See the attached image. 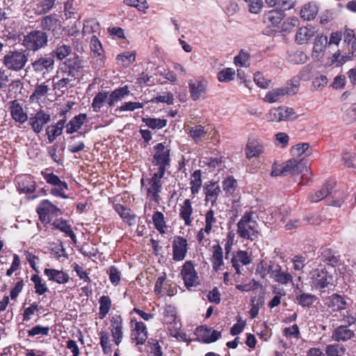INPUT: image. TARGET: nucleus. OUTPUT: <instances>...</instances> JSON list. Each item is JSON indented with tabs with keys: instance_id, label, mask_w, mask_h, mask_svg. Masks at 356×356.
<instances>
[{
	"instance_id": "f257e3e1",
	"label": "nucleus",
	"mask_w": 356,
	"mask_h": 356,
	"mask_svg": "<svg viewBox=\"0 0 356 356\" xmlns=\"http://www.w3.org/2000/svg\"><path fill=\"white\" fill-rule=\"evenodd\" d=\"M253 212L247 211L236 224V234L242 239L257 241L259 236L258 223L253 218Z\"/></svg>"
},
{
	"instance_id": "f03ea898",
	"label": "nucleus",
	"mask_w": 356,
	"mask_h": 356,
	"mask_svg": "<svg viewBox=\"0 0 356 356\" xmlns=\"http://www.w3.org/2000/svg\"><path fill=\"white\" fill-rule=\"evenodd\" d=\"M142 191L146 193L149 202L145 206V214L151 218L149 222L156 227V173L151 178H142Z\"/></svg>"
},
{
	"instance_id": "7ed1b4c3",
	"label": "nucleus",
	"mask_w": 356,
	"mask_h": 356,
	"mask_svg": "<svg viewBox=\"0 0 356 356\" xmlns=\"http://www.w3.org/2000/svg\"><path fill=\"white\" fill-rule=\"evenodd\" d=\"M29 60V52L23 49L8 51L2 59V63L8 70L18 72L23 70Z\"/></svg>"
},
{
	"instance_id": "20e7f679",
	"label": "nucleus",
	"mask_w": 356,
	"mask_h": 356,
	"mask_svg": "<svg viewBox=\"0 0 356 356\" xmlns=\"http://www.w3.org/2000/svg\"><path fill=\"white\" fill-rule=\"evenodd\" d=\"M48 36L42 31H32L24 36L22 44L28 51H38L47 45Z\"/></svg>"
},
{
	"instance_id": "39448f33",
	"label": "nucleus",
	"mask_w": 356,
	"mask_h": 356,
	"mask_svg": "<svg viewBox=\"0 0 356 356\" xmlns=\"http://www.w3.org/2000/svg\"><path fill=\"white\" fill-rule=\"evenodd\" d=\"M170 147L165 145L163 143H157V165L159 171L157 172V193H159V179H162L165 172L169 169L170 165Z\"/></svg>"
},
{
	"instance_id": "423d86ee",
	"label": "nucleus",
	"mask_w": 356,
	"mask_h": 356,
	"mask_svg": "<svg viewBox=\"0 0 356 356\" xmlns=\"http://www.w3.org/2000/svg\"><path fill=\"white\" fill-rule=\"evenodd\" d=\"M41 174L47 184L54 186L51 189L50 193L51 195L63 199L68 197V196L65 195V191L68 190V185L65 181L60 180V179L53 172L42 171Z\"/></svg>"
},
{
	"instance_id": "0eeeda50",
	"label": "nucleus",
	"mask_w": 356,
	"mask_h": 356,
	"mask_svg": "<svg viewBox=\"0 0 356 356\" xmlns=\"http://www.w3.org/2000/svg\"><path fill=\"white\" fill-rule=\"evenodd\" d=\"M298 91V88L294 84L282 86L281 88L268 90L264 96V102L273 104L280 101L286 95H294Z\"/></svg>"
},
{
	"instance_id": "6e6552de",
	"label": "nucleus",
	"mask_w": 356,
	"mask_h": 356,
	"mask_svg": "<svg viewBox=\"0 0 356 356\" xmlns=\"http://www.w3.org/2000/svg\"><path fill=\"white\" fill-rule=\"evenodd\" d=\"M181 275L187 289H191L192 286L199 284L198 274L192 261L184 262L181 270Z\"/></svg>"
},
{
	"instance_id": "1a4fd4ad",
	"label": "nucleus",
	"mask_w": 356,
	"mask_h": 356,
	"mask_svg": "<svg viewBox=\"0 0 356 356\" xmlns=\"http://www.w3.org/2000/svg\"><path fill=\"white\" fill-rule=\"evenodd\" d=\"M29 67L37 74L44 76L54 69V60L52 56L45 55L33 60Z\"/></svg>"
},
{
	"instance_id": "9d476101",
	"label": "nucleus",
	"mask_w": 356,
	"mask_h": 356,
	"mask_svg": "<svg viewBox=\"0 0 356 356\" xmlns=\"http://www.w3.org/2000/svg\"><path fill=\"white\" fill-rule=\"evenodd\" d=\"M312 280L316 289H323L332 284L333 277L325 267H318L312 271Z\"/></svg>"
},
{
	"instance_id": "9b49d317",
	"label": "nucleus",
	"mask_w": 356,
	"mask_h": 356,
	"mask_svg": "<svg viewBox=\"0 0 356 356\" xmlns=\"http://www.w3.org/2000/svg\"><path fill=\"white\" fill-rule=\"evenodd\" d=\"M268 273L275 282L281 284H288L293 280V276L289 272L283 271L280 265L272 261L268 263Z\"/></svg>"
},
{
	"instance_id": "f8f14e48",
	"label": "nucleus",
	"mask_w": 356,
	"mask_h": 356,
	"mask_svg": "<svg viewBox=\"0 0 356 356\" xmlns=\"http://www.w3.org/2000/svg\"><path fill=\"white\" fill-rule=\"evenodd\" d=\"M295 112L292 108L277 107L270 109L266 114L268 122H279L282 120L294 119Z\"/></svg>"
},
{
	"instance_id": "ddd939ff",
	"label": "nucleus",
	"mask_w": 356,
	"mask_h": 356,
	"mask_svg": "<svg viewBox=\"0 0 356 356\" xmlns=\"http://www.w3.org/2000/svg\"><path fill=\"white\" fill-rule=\"evenodd\" d=\"M305 168L302 162L295 159H291L286 161L280 169L273 170L272 175L275 176L286 175H299L302 172Z\"/></svg>"
},
{
	"instance_id": "4468645a",
	"label": "nucleus",
	"mask_w": 356,
	"mask_h": 356,
	"mask_svg": "<svg viewBox=\"0 0 356 356\" xmlns=\"http://www.w3.org/2000/svg\"><path fill=\"white\" fill-rule=\"evenodd\" d=\"M245 154L248 160L259 157L265 152L264 143L258 138H249L244 149Z\"/></svg>"
},
{
	"instance_id": "2eb2a0df",
	"label": "nucleus",
	"mask_w": 356,
	"mask_h": 356,
	"mask_svg": "<svg viewBox=\"0 0 356 356\" xmlns=\"http://www.w3.org/2000/svg\"><path fill=\"white\" fill-rule=\"evenodd\" d=\"M90 47L92 52V62L95 65V68H101L104 65V50L102 43L97 36L92 35L90 42Z\"/></svg>"
},
{
	"instance_id": "dca6fc26",
	"label": "nucleus",
	"mask_w": 356,
	"mask_h": 356,
	"mask_svg": "<svg viewBox=\"0 0 356 356\" xmlns=\"http://www.w3.org/2000/svg\"><path fill=\"white\" fill-rule=\"evenodd\" d=\"M188 252V241L182 236H177L172 243V259L184 261Z\"/></svg>"
},
{
	"instance_id": "f3484780",
	"label": "nucleus",
	"mask_w": 356,
	"mask_h": 356,
	"mask_svg": "<svg viewBox=\"0 0 356 356\" xmlns=\"http://www.w3.org/2000/svg\"><path fill=\"white\" fill-rule=\"evenodd\" d=\"M51 121V116L40 109L34 115L29 118V125L33 131L38 134L42 130L45 124Z\"/></svg>"
},
{
	"instance_id": "a211bd4d",
	"label": "nucleus",
	"mask_w": 356,
	"mask_h": 356,
	"mask_svg": "<svg viewBox=\"0 0 356 356\" xmlns=\"http://www.w3.org/2000/svg\"><path fill=\"white\" fill-rule=\"evenodd\" d=\"M8 109L15 122L23 124L29 120L27 113L24 110L22 104L18 100L10 101Z\"/></svg>"
},
{
	"instance_id": "6ab92c4d",
	"label": "nucleus",
	"mask_w": 356,
	"mask_h": 356,
	"mask_svg": "<svg viewBox=\"0 0 356 356\" xmlns=\"http://www.w3.org/2000/svg\"><path fill=\"white\" fill-rule=\"evenodd\" d=\"M110 330L113 341L119 346L123 339L122 318L120 315H113L111 319Z\"/></svg>"
},
{
	"instance_id": "aec40b11",
	"label": "nucleus",
	"mask_w": 356,
	"mask_h": 356,
	"mask_svg": "<svg viewBox=\"0 0 356 356\" xmlns=\"http://www.w3.org/2000/svg\"><path fill=\"white\" fill-rule=\"evenodd\" d=\"M203 192L205 195V202H211V206H214L220 193V186L217 181H211L203 186Z\"/></svg>"
},
{
	"instance_id": "412c9836",
	"label": "nucleus",
	"mask_w": 356,
	"mask_h": 356,
	"mask_svg": "<svg viewBox=\"0 0 356 356\" xmlns=\"http://www.w3.org/2000/svg\"><path fill=\"white\" fill-rule=\"evenodd\" d=\"M327 45V37L325 35H317L313 43L312 58L315 60H321L325 55L326 46Z\"/></svg>"
},
{
	"instance_id": "4be33fe9",
	"label": "nucleus",
	"mask_w": 356,
	"mask_h": 356,
	"mask_svg": "<svg viewBox=\"0 0 356 356\" xmlns=\"http://www.w3.org/2000/svg\"><path fill=\"white\" fill-rule=\"evenodd\" d=\"M355 332L347 326L340 325L334 328L332 332L331 338L334 341L346 342L348 340L355 338Z\"/></svg>"
},
{
	"instance_id": "5701e85b",
	"label": "nucleus",
	"mask_w": 356,
	"mask_h": 356,
	"mask_svg": "<svg viewBox=\"0 0 356 356\" xmlns=\"http://www.w3.org/2000/svg\"><path fill=\"white\" fill-rule=\"evenodd\" d=\"M316 29L312 26L300 27L297 31L295 37V41L299 45L307 44L316 33Z\"/></svg>"
},
{
	"instance_id": "b1692460",
	"label": "nucleus",
	"mask_w": 356,
	"mask_h": 356,
	"mask_svg": "<svg viewBox=\"0 0 356 356\" xmlns=\"http://www.w3.org/2000/svg\"><path fill=\"white\" fill-rule=\"evenodd\" d=\"M232 263L237 275H241V266H247L252 261L251 256L247 251L239 250L232 256Z\"/></svg>"
},
{
	"instance_id": "393cba45",
	"label": "nucleus",
	"mask_w": 356,
	"mask_h": 356,
	"mask_svg": "<svg viewBox=\"0 0 356 356\" xmlns=\"http://www.w3.org/2000/svg\"><path fill=\"white\" fill-rule=\"evenodd\" d=\"M335 184V181L333 180L326 181L321 190L316 191L309 195V200L312 202H318L331 193Z\"/></svg>"
},
{
	"instance_id": "a878e982",
	"label": "nucleus",
	"mask_w": 356,
	"mask_h": 356,
	"mask_svg": "<svg viewBox=\"0 0 356 356\" xmlns=\"http://www.w3.org/2000/svg\"><path fill=\"white\" fill-rule=\"evenodd\" d=\"M325 305L334 312L346 309L347 302L343 296L334 293L325 300Z\"/></svg>"
},
{
	"instance_id": "bb28decb",
	"label": "nucleus",
	"mask_w": 356,
	"mask_h": 356,
	"mask_svg": "<svg viewBox=\"0 0 356 356\" xmlns=\"http://www.w3.org/2000/svg\"><path fill=\"white\" fill-rule=\"evenodd\" d=\"M44 273L49 281L58 284H66L70 280V276L67 273L54 268H45Z\"/></svg>"
},
{
	"instance_id": "cd10ccee",
	"label": "nucleus",
	"mask_w": 356,
	"mask_h": 356,
	"mask_svg": "<svg viewBox=\"0 0 356 356\" xmlns=\"http://www.w3.org/2000/svg\"><path fill=\"white\" fill-rule=\"evenodd\" d=\"M285 17V13L275 8V9L270 10L265 13L264 16V22L268 24V26H277Z\"/></svg>"
},
{
	"instance_id": "c85d7f7f",
	"label": "nucleus",
	"mask_w": 356,
	"mask_h": 356,
	"mask_svg": "<svg viewBox=\"0 0 356 356\" xmlns=\"http://www.w3.org/2000/svg\"><path fill=\"white\" fill-rule=\"evenodd\" d=\"M147 338L146 327L143 322H136L135 327L132 330L131 339L136 345L143 344Z\"/></svg>"
},
{
	"instance_id": "c756f323",
	"label": "nucleus",
	"mask_w": 356,
	"mask_h": 356,
	"mask_svg": "<svg viewBox=\"0 0 356 356\" xmlns=\"http://www.w3.org/2000/svg\"><path fill=\"white\" fill-rule=\"evenodd\" d=\"M321 261L327 263L331 266H337L340 261V256L337 252L328 247L321 248Z\"/></svg>"
},
{
	"instance_id": "7c9ffc66",
	"label": "nucleus",
	"mask_w": 356,
	"mask_h": 356,
	"mask_svg": "<svg viewBox=\"0 0 356 356\" xmlns=\"http://www.w3.org/2000/svg\"><path fill=\"white\" fill-rule=\"evenodd\" d=\"M17 188L24 193H32L35 190V181L29 175H24L17 178Z\"/></svg>"
},
{
	"instance_id": "2f4dec72",
	"label": "nucleus",
	"mask_w": 356,
	"mask_h": 356,
	"mask_svg": "<svg viewBox=\"0 0 356 356\" xmlns=\"http://www.w3.org/2000/svg\"><path fill=\"white\" fill-rule=\"evenodd\" d=\"M213 252L211 258V265L213 270L218 272L221 267L225 265L223 260V250L220 245H216L212 247Z\"/></svg>"
},
{
	"instance_id": "473e14b6",
	"label": "nucleus",
	"mask_w": 356,
	"mask_h": 356,
	"mask_svg": "<svg viewBox=\"0 0 356 356\" xmlns=\"http://www.w3.org/2000/svg\"><path fill=\"white\" fill-rule=\"evenodd\" d=\"M193 213V208L191 205V200L186 199L182 204L180 205L179 209V218L184 222L186 226H191L193 218L191 215Z\"/></svg>"
},
{
	"instance_id": "72a5a7b5",
	"label": "nucleus",
	"mask_w": 356,
	"mask_h": 356,
	"mask_svg": "<svg viewBox=\"0 0 356 356\" xmlns=\"http://www.w3.org/2000/svg\"><path fill=\"white\" fill-rule=\"evenodd\" d=\"M115 211L120 215L124 222L132 225L136 222V216L134 212L129 208L121 204L114 205Z\"/></svg>"
},
{
	"instance_id": "f704fd0d",
	"label": "nucleus",
	"mask_w": 356,
	"mask_h": 356,
	"mask_svg": "<svg viewBox=\"0 0 356 356\" xmlns=\"http://www.w3.org/2000/svg\"><path fill=\"white\" fill-rule=\"evenodd\" d=\"M37 211L40 215V218L42 216L49 214L54 216H57L58 213H60V210L48 200H44L40 202V206L37 209Z\"/></svg>"
},
{
	"instance_id": "c9c22d12",
	"label": "nucleus",
	"mask_w": 356,
	"mask_h": 356,
	"mask_svg": "<svg viewBox=\"0 0 356 356\" xmlns=\"http://www.w3.org/2000/svg\"><path fill=\"white\" fill-rule=\"evenodd\" d=\"M87 118V115L85 113H80L74 116L67 124H66V133L72 134L77 131L85 122Z\"/></svg>"
},
{
	"instance_id": "e433bc0d",
	"label": "nucleus",
	"mask_w": 356,
	"mask_h": 356,
	"mask_svg": "<svg viewBox=\"0 0 356 356\" xmlns=\"http://www.w3.org/2000/svg\"><path fill=\"white\" fill-rule=\"evenodd\" d=\"M207 84L203 81L196 83H189L188 88L191 93V98L193 100H197L202 94L206 92Z\"/></svg>"
},
{
	"instance_id": "4c0bfd02",
	"label": "nucleus",
	"mask_w": 356,
	"mask_h": 356,
	"mask_svg": "<svg viewBox=\"0 0 356 356\" xmlns=\"http://www.w3.org/2000/svg\"><path fill=\"white\" fill-rule=\"evenodd\" d=\"M129 90L127 86L117 88L114 90L108 98V104L109 106H113L115 103L121 101L123 98L129 94Z\"/></svg>"
},
{
	"instance_id": "58836bf2",
	"label": "nucleus",
	"mask_w": 356,
	"mask_h": 356,
	"mask_svg": "<svg viewBox=\"0 0 356 356\" xmlns=\"http://www.w3.org/2000/svg\"><path fill=\"white\" fill-rule=\"evenodd\" d=\"M187 134L195 143H199L207 136V131L202 125H195L187 128Z\"/></svg>"
},
{
	"instance_id": "ea45409f",
	"label": "nucleus",
	"mask_w": 356,
	"mask_h": 356,
	"mask_svg": "<svg viewBox=\"0 0 356 356\" xmlns=\"http://www.w3.org/2000/svg\"><path fill=\"white\" fill-rule=\"evenodd\" d=\"M269 7L276 8L284 13L286 10L293 8L296 0H264Z\"/></svg>"
},
{
	"instance_id": "a19ab883",
	"label": "nucleus",
	"mask_w": 356,
	"mask_h": 356,
	"mask_svg": "<svg viewBox=\"0 0 356 356\" xmlns=\"http://www.w3.org/2000/svg\"><path fill=\"white\" fill-rule=\"evenodd\" d=\"M318 8L316 3H308L303 6L300 10V17L307 19H314L318 15Z\"/></svg>"
},
{
	"instance_id": "79ce46f5",
	"label": "nucleus",
	"mask_w": 356,
	"mask_h": 356,
	"mask_svg": "<svg viewBox=\"0 0 356 356\" xmlns=\"http://www.w3.org/2000/svg\"><path fill=\"white\" fill-rule=\"evenodd\" d=\"M191 193L197 194L202 185V172L200 170H195L191 175Z\"/></svg>"
},
{
	"instance_id": "37998d69",
	"label": "nucleus",
	"mask_w": 356,
	"mask_h": 356,
	"mask_svg": "<svg viewBox=\"0 0 356 356\" xmlns=\"http://www.w3.org/2000/svg\"><path fill=\"white\" fill-rule=\"evenodd\" d=\"M343 40L346 45L350 46L353 50L356 51V29L345 27L343 31Z\"/></svg>"
},
{
	"instance_id": "c03bdc74",
	"label": "nucleus",
	"mask_w": 356,
	"mask_h": 356,
	"mask_svg": "<svg viewBox=\"0 0 356 356\" xmlns=\"http://www.w3.org/2000/svg\"><path fill=\"white\" fill-rule=\"evenodd\" d=\"M53 226L56 229H59L62 232H64L74 241H76V237L74 232L72 231L71 226L67 223L66 220H56L53 222Z\"/></svg>"
},
{
	"instance_id": "a18cd8bd",
	"label": "nucleus",
	"mask_w": 356,
	"mask_h": 356,
	"mask_svg": "<svg viewBox=\"0 0 356 356\" xmlns=\"http://www.w3.org/2000/svg\"><path fill=\"white\" fill-rule=\"evenodd\" d=\"M346 348L340 343H330L325 347V354L327 356H343L346 352Z\"/></svg>"
},
{
	"instance_id": "49530a36",
	"label": "nucleus",
	"mask_w": 356,
	"mask_h": 356,
	"mask_svg": "<svg viewBox=\"0 0 356 356\" xmlns=\"http://www.w3.org/2000/svg\"><path fill=\"white\" fill-rule=\"evenodd\" d=\"M55 0H37L35 10L38 14L48 13L54 6Z\"/></svg>"
},
{
	"instance_id": "de8ad7c7",
	"label": "nucleus",
	"mask_w": 356,
	"mask_h": 356,
	"mask_svg": "<svg viewBox=\"0 0 356 356\" xmlns=\"http://www.w3.org/2000/svg\"><path fill=\"white\" fill-rule=\"evenodd\" d=\"M58 22L53 15H47L41 19V27L43 30L54 31L57 28Z\"/></svg>"
},
{
	"instance_id": "09e8293b",
	"label": "nucleus",
	"mask_w": 356,
	"mask_h": 356,
	"mask_svg": "<svg viewBox=\"0 0 356 356\" xmlns=\"http://www.w3.org/2000/svg\"><path fill=\"white\" fill-rule=\"evenodd\" d=\"M75 79L76 78H72V76L71 78H65L63 76L60 80L54 83V89L64 92L68 88L74 86Z\"/></svg>"
},
{
	"instance_id": "8fccbe9b",
	"label": "nucleus",
	"mask_w": 356,
	"mask_h": 356,
	"mask_svg": "<svg viewBox=\"0 0 356 356\" xmlns=\"http://www.w3.org/2000/svg\"><path fill=\"white\" fill-rule=\"evenodd\" d=\"M109 95L106 91L98 92L93 98L92 106L95 111H97L103 106V104L106 102L108 104V98Z\"/></svg>"
},
{
	"instance_id": "3c124183",
	"label": "nucleus",
	"mask_w": 356,
	"mask_h": 356,
	"mask_svg": "<svg viewBox=\"0 0 356 356\" xmlns=\"http://www.w3.org/2000/svg\"><path fill=\"white\" fill-rule=\"evenodd\" d=\"M99 318L103 319L108 313L111 306V300L108 296H103L99 298Z\"/></svg>"
},
{
	"instance_id": "603ef678",
	"label": "nucleus",
	"mask_w": 356,
	"mask_h": 356,
	"mask_svg": "<svg viewBox=\"0 0 356 356\" xmlns=\"http://www.w3.org/2000/svg\"><path fill=\"white\" fill-rule=\"evenodd\" d=\"M31 280L34 283L35 293L38 295L41 296L48 291L49 289L46 286V284L42 282V279L38 275H33Z\"/></svg>"
},
{
	"instance_id": "864d4df0",
	"label": "nucleus",
	"mask_w": 356,
	"mask_h": 356,
	"mask_svg": "<svg viewBox=\"0 0 356 356\" xmlns=\"http://www.w3.org/2000/svg\"><path fill=\"white\" fill-rule=\"evenodd\" d=\"M176 318L177 313L175 307L171 305L165 306V308L163 311V323L168 325L175 322Z\"/></svg>"
},
{
	"instance_id": "5fc2aeb1",
	"label": "nucleus",
	"mask_w": 356,
	"mask_h": 356,
	"mask_svg": "<svg viewBox=\"0 0 356 356\" xmlns=\"http://www.w3.org/2000/svg\"><path fill=\"white\" fill-rule=\"evenodd\" d=\"M300 21L296 17H289L281 25V31L284 33H290L299 26Z\"/></svg>"
},
{
	"instance_id": "6e6d98bb",
	"label": "nucleus",
	"mask_w": 356,
	"mask_h": 356,
	"mask_svg": "<svg viewBox=\"0 0 356 356\" xmlns=\"http://www.w3.org/2000/svg\"><path fill=\"white\" fill-rule=\"evenodd\" d=\"M100 26L95 19H91L85 21L83 24V33L84 34H90L93 33H99Z\"/></svg>"
},
{
	"instance_id": "4d7b16f0",
	"label": "nucleus",
	"mask_w": 356,
	"mask_h": 356,
	"mask_svg": "<svg viewBox=\"0 0 356 356\" xmlns=\"http://www.w3.org/2000/svg\"><path fill=\"white\" fill-rule=\"evenodd\" d=\"M316 300V296L311 293H301L296 296V300L302 307H310Z\"/></svg>"
},
{
	"instance_id": "13d9d810",
	"label": "nucleus",
	"mask_w": 356,
	"mask_h": 356,
	"mask_svg": "<svg viewBox=\"0 0 356 356\" xmlns=\"http://www.w3.org/2000/svg\"><path fill=\"white\" fill-rule=\"evenodd\" d=\"M72 51V48L70 46L67 44H62L58 46L53 51L51 52L52 57L55 56L58 60H63L66 58L68 55L70 54Z\"/></svg>"
},
{
	"instance_id": "bf43d9fd",
	"label": "nucleus",
	"mask_w": 356,
	"mask_h": 356,
	"mask_svg": "<svg viewBox=\"0 0 356 356\" xmlns=\"http://www.w3.org/2000/svg\"><path fill=\"white\" fill-rule=\"evenodd\" d=\"M49 90V87L46 84V83L37 84L33 93L31 95V99H40L46 95Z\"/></svg>"
},
{
	"instance_id": "052dcab7",
	"label": "nucleus",
	"mask_w": 356,
	"mask_h": 356,
	"mask_svg": "<svg viewBox=\"0 0 356 356\" xmlns=\"http://www.w3.org/2000/svg\"><path fill=\"white\" fill-rule=\"evenodd\" d=\"M236 72L232 68H226L218 73L217 78L220 82H229L234 79Z\"/></svg>"
},
{
	"instance_id": "680f3d73",
	"label": "nucleus",
	"mask_w": 356,
	"mask_h": 356,
	"mask_svg": "<svg viewBox=\"0 0 356 356\" xmlns=\"http://www.w3.org/2000/svg\"><path fill=\"white\" fill-rule=\"evenodd\" d=\"M217 219L215 217V212L212 209L208 210L205 214V232H212V228L216 224Z\"/></svg>"
},
{
	"instance_id": "e2e57ef3",
	"label": "nucleus",
	"mask_w": 356,
	"mask_h": 356,
	"mask_svg": "<svg viewBox=\"0 0 356 356\" xmlns=\"http://www.w3.org/2000/svg\"><path fill=\"white\" fill-rule=\"evenodd\" d=\"M237 180L233 176H228L222 181V188L226 193L232 194L236 190Z\"/></svg>"
},
{
	"instance_id": "0e129e2a",
	"label": "nucleus",
	"mask_w": 356,
	"mask_h": 356,
	"mask_svg": "<svg viewBox=\"0 0 356 356\" xmlns=\"http://www.w3.org/2000/svg\"><path fill=\"white\" fill-rule=\"evenodd\" d=\"M107 273L111 282L115 286L118 285L121 280L120 271L115 266H112L108 269Z\"/></svg>"
},
{
	"instance_id": "69168bd1",
	"label": "nucleus",
	"mask_w": 356,
	"mask_h": 356,
	"mask_svg": "<svg viewBox=\"0 0 356 356\" xmlns=\"http://www.w3.org/2000/svg\"><path fill=\"white\" fill-rule=\"evenodd\" d=\"M309 147V143H297L291 147V152L294 156H301L308 150Z\"/></svg>"
},
{
	"instance_id": "338daca9",
	"label": "nucleus",
	"mask_w": 356,
	"mask_h": 356,
	"mask_svg": "<svg viewBox=\"0 0 356 356\" xmlns=\"http://www.w3.org/2000/svg\"><path fill=\"white\" fill-rule=\"evenodd\" d=\"M100 344L103 352L105 354H108L111 352V344L109 342L108 334L105 331H102L100 332Z\"/></svg>"
},
{
	"instance_id": "774afa93",
	"label": "nucleus",
	"mask_w": 356,
	"mask_h": 356,
	"mask_svg": "<svg viewBox=\"0 0 356 356\" xmlns=\"http://www.w3.org/2000/svg\"><path fill=\"white\" fill-rule=\"evenodd\" d=\"M49 143H51L55 139L62 134L61 130L58 129L54 124L49 125L46 129Z\"/></svg>"
}]
</instances>
